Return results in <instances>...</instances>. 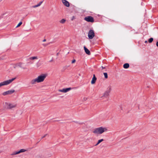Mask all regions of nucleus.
Instances as JSON below:
<instances>
[{"label": "nucleus", "instance_id": "2f4dec72", "mask_svg": "<svg viewBox=\"0 0 158 158\" xmlns=\"http://www.w3.org/2000/svg\"><path fill=\"white\" fill-rule=\"evenodd\" d=\"M102 69H103L105 68V67H103V66H102Z\"/></svg>", "mask_w": 158, "mask_h": 158}, {"label": "nucleus", "instance_id": "39448f33", "mask_svg": "<svg viewBox=\"0 0 158 158\" xmlns=\"http://www.w3.org/2000/svg\"><path fill=\"white\" fill-rule=\"evenodd\" d=\"M111 86H109L107 88V90L105 91L104 94L103 95V96L105 98H106L107 97L109 96V93L111 91Z\"/></svg>", "mask_w": 158, "mask_h": 158}, {"label": "nucleus", "instance_id": "b1692460", "mask_svg": "<svg viewBox=\"0 0 158 158\" xmlns=\"http://www.w3.org/2000/svg\"><path fill=\"white\" fill-rule=\"evenodd\" d=\"M40 6L39 5V4H38L36 5H35L33 6V7H34V8H35V7H37L39 6Z\"/></svg>", "mask_w": 158, "mask_h": 158}, {"label": "nucleus", "instance_id": "0eeeda50", "mask_svg": "<svg viewBox=\"0 0 158 158\" xmlns=\"http://www.w3.org/2000/svg\"><path fill=\"white\" fill-rule=\"evenodd\" d=\"M95 36L94 33V30L90 29L88 33V37L90 39H92Z\"/></svg>", "mask_w": 158, "mask_h": 158}, {"label": "nucleus", "instance_id": "cd10ccee", "mask_svg": "<svg viewBox=\"0 0 158 158\" xmlns=\"http://www.w3.org/2000/svg\"><path fill=\"white\" fill-rule=\"evenodd\" d=\"M47 135V134H46L44 135L42 138H44Z\"/></svg>", "mask_w": 158, "mask_h": 158}, {"label": "nucleus", "instance_id": "9d476101", "mask_svg": "<svg viewBox=\"0 0 158 158\" xmlns=\"http://www.w3.org/2000/svg\"><path fill=\"white\" fill-rule=\"evenodd\" d=\"M71 88L70 87L67 88H64L61 89H59L58 91L59 92H62L63 93H66L69 90L71 89Z\"/></svg>", "mask_w": 158, "mask_h": 158}, {"label": "nucleus", "instance_id": "4468645a", "mask_svg": "<svg viewBox=\"0 0 158 158\" xmlns=\"http://www.w3.org/2000/svg\"><path fill=\"white\" fill-rule=\"evenodd\" d=\"M129 64L127 63H125L123 65V67L125 69H127L128 68H129Z\"/></svg>", "mask_w": 158, "mask_h": 158}, {"label": "nucleus", "instance_id": "6e6552de", "mask_svg": "<svg viewBox=\"0 0 158 158\" xmlns=\"http://www.w3.org/2000/svg\"><path fill=\"white\" fill-rule=\"evenodd\" d=\"M15 92V90L14 89H11L3 92L2 94L4 96H5L7 95L11 94Z\"/></svg>", "mask_w": 158, "mask_h": 158}, {"label": "nucleus", "instance_id": "f3484780", "mask_svg": "<svg viewBox=\"0 0 158 158\" xmlns=\"http://www.w3.org/2000/svg\"><path fill=\"white\" fill-rule=\"evenodd\" d=\"M104 140V139H99L98 140V143L96 144L95 145V146H97L101 142H102Z\"/></svg>", "mask_w": 158, "mask_h": 158}, {"label": "nucleus", "instance_id": "c85d7f7f", "mask_svg": "<svg viewBox=\"0 0 158 158\" xmlns=\"http://www.w3.org/2000/svg\"><path fill=\"white\" fill-rule=\"evenodd\" d=\"M43 1H41V2H40L39 3H38L39 4V5L40 6L42 4V3H43Z\"/></svg>", "mask_w": 158, "mask_h": 158}, {"label": "nucleus", "instance_id": "473e14b6", "mask_svg": "<svg viewBox=\"0 0 158 158\" xmlns=\"http://www.w3.org/2000/svg\"><path fill=\"white\" fill-rule=\"evenodd\" d=\"M145 43H147V41H145Z\"/></svg>", "mask_w": 158, "mask_h": 158}, {"label": "nucleus", "instance_id": "5701e85b", "mask_svg": "<svg viewBox=\"0 0 158 158\" xmlns=\"http://www.w3.org/2000/svg\"><path fill=\"white\" fill-rule=\"evenodd\" d=\"M50 43H49L47 44H43V45L44 46L46 47V46H47V45H49L50 44Z\"/></svg>", "mask_w": 158, "mask_h": 158}, {"label": "nucleus", "instance_id": "4be33fe9", "mask_svg": "<svg viewBox=\"0 0 158 158\" xmlns=\"http://www.w3.org/2000/svg\"><path fill=\"white\" fill-rule=\"evenodd\" d=\"M22 24V22H20L17 26L16 27H19Z\"/></svg>", "mask_w": 158, "mask_h": 158}, {"label": "nucleus", "instance_id": "f257e3e1", "mask_svg": "<svg viewBox=\"0 0 158 158\" xmlns=\"http://www.w3.org/2000/svg\"><path fill=\"white\" fill-rule=\"evenodd\" d=\"M106 130V129L102 127L95 129L93 132L96 134H101Z\"/></svg>", "mask_w": 158, "mask_h": 158}, {"label": "nucleus", "instance_id": "412c9836", "mask_svg": "<svg viewBox=\"0 0 158 158\" xmlns=\"http://www.w3.org/2000/svg\"><path fill=\"white\" fill-rule=\"evenodd\" d=\"M104 76L105 78L106 79H107L108 78V74L107 73H104Z\"/></svg>", "mask_w": 158, "mask_h": 158}, {"label": "nucleus", "instance_id": "bb28decb", "mask_svg": "<svg viewBox=\"0 0 158 158\" xmlns=\"http://www.w3.org/2000/svg\"><path fill=\"white\" fill-rule=\"evenodd\" d=\"M76 61V60L75 59L73 60L72 61V63L73 64Z\"/></svg>", "mask_w": 158, "mask_h": 158}, {"label": "nucleus", "instance_id": "f03ea898", "mask_svg": "<svg viewBox=\"0 0 158 158\" xmlns=\"http://www.w3.org/2000/svg\"><path fill=\"white\" fill-rule=\"evenodd\" d=\"M47 76L46 74H42L36 78L37 83L43 82Z\"/></svg>", "mask_w": 158, "mask_h": 158}, {"label": "nucleus", "instance_id": "20e7f679", "mask_svg": "<svg viewBox=\"0 0 158 158\" xmlns=\"http://www.w3.org/2000/svg\"><path fill=\"white\" fill-rule=\"evenodd\" d=\"M16 78V77L12 78L11 79L5 81L3 82H1L0 83V87L2 86L7 85L11 83L13 81L15 80Z\"/></svg>", "mask_w": 158, "mask_h": 158}, {"label": "nucleus", "instance_id": "72a5a7b5", "mask_svg": "<svg viewBox=\"0 0 158 158\" xmlns=\"http://www.w3.org/2000/svg\"><path fill=\"white\" fill-rule=\"evenodd\" d=\"M14 68H15V67H14Z\"/></svg>", "mask_w": 158, "mask_h": 158}, {"label": "nucleus", "instance_id": "ddd939ff", "mask_svg": "<svg viewBox=\"0 0 158 158\" xmlns=\"http://www.w3.org/2000/svg\"><path fill=\"white\" fill-rule=\"evenodd\" d=\"M84 49L85 53L88 55L90 54V51L85 46L84 47Z\"/></svg>", "mask_w": 158, "mask_h": 158}, {"label": "nucleus", "instance_id": "aec40b11", "mask_svg": "<svg viewBox=\"0 0 158 158\" xmlns=\"http://www.w3.org/2000/svg\"><path fill=\"white\" fill-rule=\"evenodd\" d=\"M153 40V39L152 38H151L149 39L148 40V41L149 43H152Z\"/></svg>", "mask_w": 158, "mask_h": 158}, {"label": "nucleus", "instance_id": "393cba45", "mask_svg": "<svg viewBox=\"0 0 158 158\" xmlns=\"http://www.w3.org/2000/svg\"><path fill=\"white\" fill-rule=\"evenodd\" d=\"M75 19V17L74 16H73L72 17L71 20L73 21L74 19Z\"/></svg>", "mask_w": 158, "mask_h": 158}, {"label": "nucleus", "instance_id": "6ab92c4d", "mask_svg": "<svg viewBox=\"0 0 158 158\" xmlns=\"http://www.w3.org/2000/svg\"><path fill=\"white\" fill-rule=\"evenodd\" d=\"M65 21H66L65 19H61V20H60V23H64L65 22Z\"/></svg>", "mask_w": 158, "mask_h": 158}, {"label": "nucleus", "instance_id": "a211bd4d", "mask_svg": "<svg viewBox=\"0 0 158 158\" xmlns=\"http://www.w3.org/2000/svg\"><path fill=\"white\" fill-rule=\"evenodd\" d=\"M22 64H23L22 63V62H19V63H17L16 64V66H19V67L21 68L22 67Z\"/></svg>", "mask_w": 158, "mask_h": 158}, {"label": "nucleus", "instance_id": "7c9ffc66", "mask_svg": "<svg viewBox=\"0 0 158 158\" xmlns=\"http://www.w3.org/2000/svg\"><path fill=\"white\" fill-rule=\"evenodd\" d=\"M46 40L45 39H44L43 40V41L44 42L46 41Z\"/></svg>", "mask_w": 158, "mask_h": 158}, {"label": "nucleus", "instance_id": "c756f323", "mask_svg": "<svg viewBox=\"0 0 158 158\" xmlns=\"http://www.w3.org/2000/svg\"><path fill=\"white\" fill-rule=\"evenodd\" d=\"M156 46L158 47V41L156 42Z\"/></svg>", "mask_w": 158, "mask_h": 158}, {"label": "nucleus", "instance_id": "dca6fc26", "mask_svg": "<svg viewBox=\"0 0 158 158\" xmlns=\"http://www.w3.org/2000/svg\"><path fill=\"white\" fill-rule=\"evenodd\" d=\"M29 59L30 60H34L35 59H38V57L37 56H32L30 57Z\"/></svg>", "mask_w": 158, "mask_h": 158}, {"label": "nucleus", "instance_id": "2eb2a0df", "mask_svg": "<svg viewBox=\"0 0 158 158\" xmlns=\"http://www.w3.org/2000/svg\"><path fill=\"white\" fill-rule=\"evenodd\" d=\"M37 82V80L36 78L32 80L31 81V84L32 85H34L35 84L36 82Z\"/></svg>", "mask_w": 158, "mask_h": 158}, {"label": "nucleus", "instance_id": "a878e982", "mask_svg": "<svg viewBox=\"0 0 158 158\" xmlns=\"http://www.w3.org/2000/svg\"><path fill=\"white\" fill-rule=\"evenodd\" d=\"M35 158H41V157L40 155H37L35 156Z\"/></svg>", "mask_w": 158, "mask_h": 158}, {"label": "nucleus", "instance_id": "f8f14e48", "mask_svg": "<svg viewBox=\"0 0 158 158\" xmlns=\"http://www.w3.org/2000/svg\"><path fill=\"white\" fill-rule=\"evenodd\" d=\"M93 77L91 81V83L92 84H94L95 83L96 81L97 80V78L95 77V75L94 74H93Z\"/></svg>", "mask_w": 158, "mask_h": 158}, {"label": "nucleus", "instance_id": "1a4fd4ad", "mask_svg": "<svg viewBox=\"0 0 158 158\" xmlns=\"http://www.w3.org/2000/svg\"><path fill=\"white\" fill-rule=\"evenodd\" d=\"M26 151V150L25 149H20L19 151H17V152H14L11 154V155H16V154H19L20 153L25 152V151Z\"/></svg>", "mask_w": 158, "mask_h": 158}, {"label": "nucleus", "instance_id": "7ed1b4c3", "mask_svg": "<svg viewBox=\"0 0 158 158\" xmlns=\"http://www.w3.org/2000/svg\"><path fill=\"white\" fill-rule=\"evenodd\" d=\"M16 104L14 103H11L10 102H6L4 103V106L5 108L7 109H11L16 106Z\"/></svg>", "mask_w": 158, "mask_h": 158}, {"label": "nucleus", "instance_id": "423d86ee", "mask_svg": "<svg viewBox=\"0 0 158 158\" xmlns=\"http://www.w3.org/2000/svg\"><path fill=\"white\" fill-rule=\"evenodd\" d=\"M84 20L86 21L91 23H93L94 22V20L93 17L91 16H87L84 18Z\"/></svg>", "mask_w": 158, "mask_h": 158}, {"label": "nucleus", "instance_id": "9b49d317", "mask_svg": "<svg viewBox=\"0 0 158 158\" xmlns=\"http://www.w3.org/2000/svg\"><path fill=\"white\" fill-rule=\"evenodd\" d=\"M62 2L64 5L67 7H69L70 6L69 2L66 0H62Z\"/></svg>", "mask_w": 158, "mask_h": 158}]
</instances>
